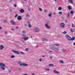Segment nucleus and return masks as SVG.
I'll use <instances>...</instances> for the list:
<instances>
[{"instance_id": "de8ad7c7", "label": "nucleus", "mask_w": 75, "mask_h": 75, "mask_svg": "<svg viewBox=\"0 0 75 75\" xmlns=\"http://www.w3.org/2000/svg\"><path fill=\"white\" fill-rule=\"evenodd\" d=\"M38 47H39V46L38 45L35 47V48H38Z\"/></svg>"}, {"instance_id": "0e129e2a", "label": "nucleus", "mask_w": 75, "mask_h": 75, "mask_svg": "<svg viewBox=\"0 0 75 75\" xmlns=\"http://www.w3.org/2000/svg\"><path fill=\"white\" fill-rule=\"evenodd\" d=\"M24 25H25V26H27V25L25 24Z\"/></svg>"}, {"instance_id": "49530a36", "label": "nucleus", "mask_w": 75, "mask_h": 75, "mask_svg": "<svg viewBox=\"0 0 75 75\" xmlns=\"http://www.w3.org/2000/svg\"><path fill=\"white\" fill-rule=\"evenodd\" d=\"M18 26H17L16 28V29H18Z\"/></svg>"}, {"instance_id": "338daca9", "label": "nucleus", "mask_w": 75, "mask_h": 75, "mask_svg": "<svg viewBox=\"0 0 75 75\" xmlns=\"http://www.w3.org/2000/svg\"><path fill=\"white\" fill-rule=\"evenodd\" d=\"M49 52H52V51H49Z\"/></svg>"}, {"instance_id": "c756f323", "label": "nucleus", "mask_w": 75, "mask_h": 75, "mask_svg": "<svg viewBox=\"0 0 75 75\" xmlns=\"http://www.w3.org/2000/svg\"><path fill=\"white\" fill-rule=\"evenodd\" d=\"M49 66V67H53V64H50Z\"/></svg>"}, {"instance_id": "473e14b6", "label": "nucleus", "mask_w": 75, "mask_h": 75, "mask_svg": "<svg viewBox=\"0 0 75 75\" xmlns=\"http://www.w3.org/2000/svg\"><path fill=\"white\" fill-rule=\"evenodd\" d=\"M28 27H29V28H31V25L30 24H29L28 25Z\"/></svg>"}, {"instance_id": "13d9d810", "label": "nucleus", "mask_w": 75, "mask_h": 75, "mask_svg": "<svg viewBox=\"0 0 75 75\" xmlns=\"http://www.w3.org/2000/svg\"><path fill=\"white\" fill-rule=\"evenodd\" d=\"M53 14H54V15H55V13L54 12V13H53Z\"/></svg>"}, {"instance_id": "9d476101", "label": "nucleus", "mask_w": 75, "mask_h": 75, "mask_svg": "<svg viewBox=\"0 0 75 75\" xmlns=\"http://www.w3.org/2000/svg\"><path fill=\"white\" fill-rule=\"evenodd\" d=\"M4 48V47L3 46V45H1L0 47V49L1 50H2L3 48Z\"/></svg>"}, {"instance_id": "c85d7f7f", "label": "nucleus", "mask_w": 75, "mask_h": 75, "mask_svg": "<svg viewBox=\"0 0 75 75\" xmlns=\"http://www.w3.org/2000/svg\"><path fill=\"white\" fill-rule=\"evenodd\" d=\"M46 24H47V25L48 24H49V21H46Z\"/></svg>"}, {"instance_id": "dca6fc26", "label": "nucleus", "mask_w": 75, "mask_h": 75, "mask_svg": "<svg viewBox=\"0 0 75 75\" xmlns=\"http://www.w3.org/2000/svg\"><path fill=\"white\" fill-rule=\"evenodd\" d=\"M26 31L25 30H22V33L24 34H26Z\"/></svg>"}, {"instance_id": "ddd939ff", "label": "nucleus", "mask_w": 75, "mask_h": 75, "mask_svg": "<svg viewBox=\"0 0 75 75\" xmlns=\"http://www.w3.org/2000/svg\"><path fill=\"white\" fill-rule=\"evenodd\" d=\"M19 11L21 13H23L24 12V10L23 9H21Z\"/></svg>"}, {"instance_id": "4d7b16f0", "label": "nucleus", "mask_w": 75, "mask_h": 75, "mask_svg": "<svg viewBox=\"0 0 75 75\" xmlns=\"http://www.w3.org/2000/svg\"><path fill=\"white\" fill-rule=\"evenodd\" d=\"M74 45H75V42L73 44Z\"/></svg>"}, {"instance_id": "f8f14e48", "label": "nucleus", "mask_w": 75, "mask_h": 75, "mask_svg": "<svg viewBox=\"0 0 75 75\" xmlns=\"http://www.w3.org/2000/svg\"><path fill=\"white\" fill-rule=\"evenodd\" d=\"M10 22H11L12 25H16V24L15 23V22L13 21H11Z\"/></svg>"}, {"instance_id": "0eeeda50", "label": "nucleus", "mask_w": 75, "mask_h": 75, "mask_svg": "<svg viewBox=\"0 0 75 75\" xmlns=\"http://www.w3.org/2000/svg\"><path fill=\"white\" fill-rule=\"evenodd\" d=\"M53 72L55 74H59V72L58 71L55 70H53Z\"/></svg>"}, {"instance_id": "9b49d317", "label": "nucleus", "mask_w": 75, "mask_h": 75, "mask_svg": "<svg viewBox=\"0 0 75 75\" xmlns=\"http://www.w3.org/2000/svg\"><path fill=\"white\" fill-rule=\"evenodd\" d=\"M22 19V18H21V16H19L17 18V19L18 20H21Z\"/></svg>"}, {"instance_id": "a211bd4d", "label": "nucleus", "mask_w": 75, "mask_h": 75, "mask_svg": "<svg viewBox=\"0 0 75 75\" xmlns=\"http://www.w3.org/2000/svg\"><path fill=\"white\" fill-rule=\"evenodd\" d=\"M70 31L71 32H72V33H74V29H70Z\"/></svg>"}, {"instance_id": "f03ea898", "label": "nucleus", "mask_w": 75, "mask_h": 75, "mask_svg": "<svg viewBox=\"0 0 75 75\" xmlns=\"http://www.w3.org/2000/svg\"><path fill=\"white\" fill-rule=\"evenodd\" d=\"M21 63V62L20 61H19L18 62V64H20L19 65L20 66H24L25 67H26V66H27L28 65V64L24 63Z\"/></svg>"}, {"instance_id": "a878e982", "label": "nucleus", "mask_w": 75, "mask_h": 75, "mask_svg": "<svg viewBox=\"0 0 75 75\" xmlns=\"http://www.w3.org/2000/svg\"><path fill=\"white\" fill-rule=\"evenodd\" d=\"M3 22L4 23H6V22H7V20H3Z\"/></svg>"}, {"instance_id": "4c0bfd02", "label": "nucleus", "mask_w": 75, "mask_h": 75, "mask_svg": "<svg viewBox=\"0 0 75 75\" xmlns=\"http://www.w3.org/2000/svg\"><path fill=\"white\" fill-rule=\"evenodd\" d=\"M69 14H70V13H69L67 15V16L69 18Z\"/></svg>"}, {"instance_id": "4468645a", "label": "nucleus", "mask_w": 75, "mask_h": 75, "mask_svg": "<svg viewBox=\"0 0 75 75\" xmlns=\"http://www.w3.org/2000/svg\"><path fill=\"white\" fill-rule=\"evenodd\" d=\"M75 40V36H74L72 37V38H71V41L72 40Z\"/></svg>"}, {"instance_id": "864d4df0", "label": "nucleus", "mask_w": 75, "mask_h": 75, "mask_svg": "<svg viewBox=\"0 0 75 75\" xmlns=\"http://www.w3.org/2000/svg\"><path fill=\"white\" fill-rule=\"evenodd\" d=\"M32 75H35V74H34V73H32L31 74Z\"/></svg>"}, {"instance_id": "c9c22d12", "label": "nucleus", "mask_w": 75, "mask_h": 75, "mask_svg": "<svg viewBox=\"0 0 75 75\" xmlns=\"http://www.w3.org/2000/svg\"><path fill=\"white\" fill-rule=\"evenodd\" d=\"M54 45H55V46H57V47H58L59 45H58V44H56Z\"/></svg>"}, {"instance_id": "7c9ffc66", "label": "nucleus", "mask_w": 75, "mask_h": 75, "mask_svg": "<svg viewBox=\"0 0 75 75\" xmlns=\"http://www.w3.org/2000/svg\"><path fill=\"white\" fill-rule=\"evenodd\" d=\"M70 13H71V14H72L73 13H74V11H70Z\"/></svg>"}, {"instance_id": "a19ab883", "label": "nucleus", "mask_w": 75, "mask_h": 75, "mask_svg": "<svg viewBox=\"0 0 75 75\" xmlns=\"http://www.w3.org/2000/svg\"><path fill=\"white\" fill-rule=\"evenodd\" d=\"M17 16H18V14H16V15L15 16V17H17Z\"/></svg>"}, {"instance_id": "b1692460", "label": "nucleus", "mask_w": 75, "mask_h": 75, "mask_svg": "<svg viewBox=\"0 0 75 75\" xmlns=\"http://www.w3.org/2000/svg\"><path fill=\"white\" fill-rule=\"evenodd\" d=\"M59 14H60V15H62V12L61 11H59Z\"/></svg>"}, {"instance_id": "423d86ee", "label": "nucleus", "mask_w": 75, "mask_h": 75, "mask_svg": "<svg viewBox=\"0 0 75 75\" xmlns=\"http://www.w3.org/2000/svg\"><path fill=\"white\" fill-rule=\"evenodd\" d=\"M40 31V29L38 28H35V31L36 33H38Z\"/></svg>"}, {"instance_id": "680f3d73", "label": "nucleus", "mask_w": 75, "mask_h": 75, "mask_svg": "<svg viewBox=\"0 0 75 75\" xmlns=\"http://www.w3.org/2000/svg\"><path fill=\"white\" fill-rule=\"evenodd\" d=\"M10 11H11H11H12L11 10H10Z\"/></svg>"}, {"instance_id": "1a4fd4ad", "label": "nucleus", "mask_w": 75, "mask_h": 75, "mask_svg": "<svg viewBox=\"0 0 75 75\" xmlns=\"http://www.w3.org/2000/svg\"><path fill=\"white\" fill-rule=\"evenodd\" d=\"M45 27H46L47 28H48V29H49L50 28V26L48 25L47 24H45Z\"/></svg>"}, {"instance_id": "f257e3e1", "label": "nucleus", "mask_w": 75, "mask_h": 75, "mask_svg": "<svg viewBox=\"0 0 75 75\" xmlns=\"http://www.w3.org/2000/svg\"><path fill=\"white\" fill-rule=\"evenodd\" d=\"M0 66H1L0 67V69H2L4 71L5 70V67H6V65L5 64L2 63H0Z\"/></svg>"}, {"instance_id": "bf43d9fd", "label": "nucleus", "mask_w": 75, "mask_h": 75, "mask_svg": "<svg viewBox=\"0 0 75 75\" xmlns=\"http://www.w3.org/2000/svg\"><path fill=\"white\" fill-rule=\"evenodd\" d=\"M8 72H11V71H10V70H8Z\"/></svg>"}, {"instance_id": "5701e85b", "label": "nucleus", "mask_w": 75, "mask_h": 75, "mask_svg": "<svg viewBox=\"0 0 75 75\" xmlns=\"http://www.w3.org/2000/svg\"><path fill=\"white\" fill-rule=\"evenodd\" d=\"M26 17H27V18H28V17H30L29 16V15L28 14H26Z\"/></svg>"}, {"instance_id": "5fc2aeb1", "label": "nucleus", "mask_w": 75, "mask_h": 75, "mask_svg": "<svg viewBox=\"0 0 75 75\" xmlns=\"http://www.w3.org/2000/svg\"><path fill=\"white\" fill-rule=\"evenodd\" d=\"M1 29H2V28L0 26V30H1Z\"/></svg>"}, {"instance_id": "aec40b11", "label": "nucleus", "mask_w": 75, "mask_h": 75, "mask_svg": "<svg viewBox=\"0 0 75 75\" xmlns=\"http://www.w3.org/2000/svg\"><path fill=\"white\" fill-rule=\"evenodd\" d=\"M42 40L43 41H45L46 40H47V39L46 38H43L42 39Z\"/></svg>"}, {"instance_id": "6ab92c4d", "label": "nucleus", "mask_w": 75, "mask_h": 75, "mask_svg": "<svg viewBox=\"0 0 75 75\" xmlns=\"http://www.w3.org/2000/svg\"><path fill=\"white\" fill-rule=\"evenodd\" d=\"M55 50H56V51H58V50H59V48H57V47H55L54 48Z\"/></svg>"}, {"instance_id": "ea45409f", "label": "nucleus", "mask_w": 75, "mask_h": 75, "mask_svg": "<svg viewBox=\"0 0 75 75\" xmlns=\"http://www.w3.org/2000/svg\"><path fill=\"white\" fill-rule=\"evenodd\" d=\"M72 27H74V24L73 23L72 24V26H71Z\"/></svg>"}, {"instance_id": "774afa93", "label": "nucleus", "mask_w": 75, "mask_h": 75, "mask_svg": "<svg viewBox=\"0 0 75 75\" xmlns=\"http://www.w3.org/2000/svg\"><path fill=\"white\" fill-rule=\"evenodd\" d=\"M24 75H27V74H24Z\"/></svg>"}, {"instance_id": "cd10ccee", "label": "nucleus", "mask_w": 75, "mask_h": 75, "mask_svg": "<svg viewBox=\"0 0 75 75\" xmlns=\"http://www.w3.org/2000/svg\"><path fill=\"white\" fill-rule=\"evenodd\" d=\"M24 37L23 38H25V37H26L27 36H26V35H22Z\"/></svg>"}, {"instance_id": "6e6552de", "label": "nucleus", "mask_w": 75, "mask_h": 75, "mask_svg": "<svg viewBox=\"0 0 75 75\" xmlns=\"http://www.w3.org/2000/svg\"><path fill=\"white\" fill-rule=\"evenodd\" d=\"M29 38L28 36H27L25 38H23V39H24V40L26 41V40H28Z\"/></svg>"}, {"instance_id": "20e7f679", "label": "nucleus", "mask_w": 75, "mask_h": 75, "mask_svg": "<svg viewBox=\"0 0 75 75\" xmlns=\"http://www.w3.org/2000/svg\"><path fill=\"white\" fill-rule=\"evenodd\" d=\"M60 26L62 28H64L65 26V24L64 23H60Z\"/></svg>"}, {"instance_id": "37998d69", "label": "nucleus", "mask_w": 75, "mask_h": 75, "mask_svg": "<svg viewBox=\"0 0 75 75\" xmlns=\"http://www.w3.org/2000/svg\"><path fill=\"white\" fill-rule=\"evenodd\" d=\"M28 50H29L28 48H26V49H25V51H28Z\"/></svg>"}, {"instance_id": "f704fd0d", "label": "nucleus", "mask_w": 75, "mask_h": 75, "mask_svg": "<svg viewBox=\"0 0 75 75\" xmlns=\"http://www.w3.org/2000/svg\"><path fill=\"white\" fill-rule=\"evenodd\" d=\"M39 10L40 11H42V9L41 8H39Z\"/></svg>"}, {"instance_id": "e2e57ef3", "label": "nucleus", "mask_w": 75, "mask_h": 75, "mask_svg": "<svg viewBox=\"0 0 75 75\" xmlns=\"http://www.w3.org/2000/svg\"><path fill=\"white\" fill-rule=\"evenodd\" d=\"M11 30L12 31H14V29H12Z\"/></svg>"}, {"instance_id": "412c9836", "label": "nucleus", "mask_w": 75, "mask_h": 75, "mask_svg": "<svg viewBox=\"0 0 75 75\" xmlns=\"http://www.w3.org/2000/svg\"><path fill=\"white\" fill-rule=\"evenodd\" d=\"M62 9V8L61 7H59L58 8V10H61V9Z\"/></svg>"}, {"instance_id": "603ef678", "label": "nucleus", "mask_w": 75, "mask_h": 75, "mask_svg": "<svg viewBox=\"0 0 75 75\" xmlns=\"http://www.w3.org/2000/svg\"><path fill=\"white\" fill-rule=\"evenodd\" d=\"M65 23H67V20H65Z\"/></svg>"}, {"instance_id": "e433bc0d", "label": "nucleus", "mask_w": 75, "mask_h": 75, "mask_svg": "<svg viewBox=\"0 0 75 75\" xmlns=\"http://www.w3.org/2000/svg\"><path fill=\"white\" fill-rule=\"evenodd\" d=\"M65 50H62V51L63 52H64L65 51Z\"/></svg>"}, {"instance_id": "3c124183", "label": "nucleus", "mask_w": 75, "mask_h": 75, "mask_svg": "<svg viewBox=\"0 0 75 75\" xmlns=\"http://www.w3.org/2000/svg\"><path fill=\"white\" fill-rule=\"evenodd\" d=\"M50 59H52V56L50 57Z\"/></svg>"}, {"instance_id": "2eb2a0df", "label": "nucleus", "mask_w": 75, "mask_h": 75, "mask_svg": "<svg viewBox=\"0 0 75 75\" xmlns=\"http://www.w3.org/2000/svg\"><path fill=\"white\" fill-rule=\"evenodd\" d=\"M68 8L69 10H71L72 9V8H71V6H68Z\"/></svg>"}, {"instance_id": "09e8293b", "label": "nucleus", "mask_w": 75, "mask_h": 75, "mask_svg": "<svg viewBox=\"0 0 75 75\" xmlns=\"http://www.w3.org/2000/svg\"><path fill=\"white\" fill-rule=\"evenodd\" d=\"M5 34H7V32H5Z\"/></svg>"}, {"instance_id": "393cba45", "label": "nucleus", "mask_w": 75, "mask_h": 75, "mask_svg": "<svg viewBox=\"0 0 75 75\" xmlns=\"http://www.w3.org/2000/svg\"><path fill=\"white\" fill-rule=\"evenodd\" d=\"M51 15H52L51 13H50L48 15V16H49V17H51Z\"/></svg>"}, {"instance_id": "052dcab7", "label": "nucleus", "mask_w": 75, "mask_h": 75, "mask_svg": "<svg viewBox=\"0 0 75 75\" xmlns=\"http://www.w3.org/2000/svg\"><path fill=\"white\" fill-rule=\"evenodd\" d=\"M28 24H30V22H28Z\"/></svg>"}, {"instance_id": "79ce46f5", "label": "nucleus", "mask_w": 75, "mask_h": 75, "mask_svg": "<svg viewBox=\"0 0 75 75\" xmlns=\"http://www.w3.org/2000/svg\"><path fill=\"white\" fill-rule=\"evenodd\" d=\"M14 7H16L17 5L16 4H14Z\"/></svg>"}, {"instance_id": "c03bdc74", "label": "nucleus", "mask_w": 75, "mask_h": 75, "mask_svg": "<svg viewBox=\"0 0 75 75\" xmlns=\"http://www.w3.org/2000/svg\"><path fill=\"white\" fill-rule=\"evenodd\" d=\"M18 70H19V71H22L23 70L21 69H19Z\"/></svg>"}, {"instance_id": "69168bd1", "label": "nucleus", "mask_w": 75, "mask_h": 75, "mask_svg": "<svg viewBox=\"0 0 75 75\" xmlns=\"http://www.w3.org/2000/svg\"><path fill=\"white\" fill-rule=\"evenodd\" d=\"M42 57H45V56H42Z\"/></svg>"}, {"instance_id": "8fccbe9b", "label": "nucleus", "mask_w": 75, "mask_h": 75, "mask_svg": "<svg viewBox=\"0 0 75 75\" xmlns=\"http://www.w3.org/2000/svg\"><path fill=\"white\" fill-rule=\"evenodd\" d=\"M44 12H45V13H46V12H47V10H45L44 11Z\"/></svg>"}, {"instance_id": "a18cd8bd", "label": "nucleus", "mask_w": 75, "mask_h": 75, "mask_svg": "<svg viewBox=\"0 0 75 75\" xmlns=\"http://www.w3.org/2000/svg\"><path fill=\"white\" fill-rule=\"evenodd\" d=\"M39 61H42V59H39Z\"/></svg>"}, {"instance_id": "6e6d98bb", "label": "nucleus", "mask_w": 75, "mask_h": 75, "mask_svg": "<svg viewBox=\"0 0 75 75\" xmlns=\"http://www.w3.org/2000/svg\"><path fill=\"white\" fill-rule=\"evenodd\" d=\"M28 11H30V10H31V9L30 8H28Z\"/></svg>"}, {"instance_id": "7ed1b4c3", "label": "nucleus", "mask_w": 75, "mask_h": 75, "mask_svg": "<svg viewBox=\"0 0 75 75\" xmlns=\"http://www.w3.org/2000/svg\"><path fill=\"white\" fill-rule=\"evenodd\" d=\"M66 38L67 40H68L69 41H71V37L70 36L68 35H66Z\"/></svg>"}, {"instance_id": "4be33fe9", "label": "nucleus", "mask_w": 75, "mask_h": 75, "mask_svg": "<svg viewBox=\"0 0 75 75\" xmlns=\"http://www.w3.org/2000/svg\"><path fill=\"white\" fill-rule=\"evenodd\" d=\"M69 2H70V3H73V1L72 0H68Z\"/></svg>"}, {"instance_id": "72a5a7b5", "label": "nucleus", "mask_w": 75, "mask_h": 75, "mask_svg": "<svg viewBox=\"0 0 75 75\" xmlns=\"http://www.w3.org/2000/svg\"><path fill=\"white\" fill-rule=\"evenodd\" d=\"M14 57H15V56L14 55H12L11 56V58H14Z\"/></svg>"}, {"instance_id": "58836bf2", "label": "nucleus", "mask_w": 75, "mask_h": 75, "mask_svg": "<svg viewBox=\"0 0 75 75\" xmlns=\"http://www.w3.org/2000/svg\"><path fill=\"white\" fill-rule=\"evenodd\" d=\"M46 71H50L49 69H45Z\"/></svg>"}, {"instance_id": "f3484780", "label": "nucleus", "mask_w": 75, "mask_h": 75, "mask_svg": "<svg viewBox=\"0 0 75 75\" xmlns=\"http://www.w3.org/2000/svg\"><path fill=\"white\" fill-rule=\"evenodd\" d=\"M59 62L60 63H62V64H63L64 63V61L62 60H59Z\"/></svg>"}, {"instance_id": "bb28decb", "label": "nucleus", "mask_w": 75, "mask_h": 75, "mask_svg": "<svg viewBox=\"0 0 75 75\" xmlns=\"http://www.w3.org/2000/svg\"><path fill=\"white\" fill-rule=\"evenodd\" d=\"M20 53L21 54H24L25 53H24V52H22V51H21L20 52Z\"/></svg>"}, {"instance_id": "2f4dec72", "label": "nucleus", "mask_w": 75, "mask_h": 75, "mask_svg": "<svg viewBox=\"0 0 75 75\" xmlns=\"http://www.w3.org/2000/svg\"><path fill=\"white\" fill-rule=\"evenodd\" d=\"M67 33V32L65 31H64L63 32V34H66Z\"/></svg>"}, {"instance_id": "39448f33", "label": "nucleus", "mask_w": 75, "mask_h": 75, "mask_svg": "<svg viewBox=\"0 0 75 75\" xmlns=\"http://www.w3.org/2000/svg\"><path fill=\"white\" fill-rule=\"evenodd\" d=\"M12 51L13 52V53H14L15 54H20V52H19L18 51L14 50H12Z\"/></svg>"}]
</instances>
